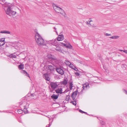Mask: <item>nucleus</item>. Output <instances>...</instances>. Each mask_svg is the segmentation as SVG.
<instances>
[{
  "instance_id": "1",
  "label": "nucleus",
  "mask_w": 127,
  "mask_h": 127,
  "mask_svg": "<svg viewBox=\"0 0 127 127\" xmlns=\"http://www.w3.org/2000/svg\"><path fill=\"white\" fill-rule=\"evenodd\" d=\"M4 9L6 13L10 16H14L16 13V12L12 10L14 6L12 4L8 3L6 5Z\"/></svg>"
},
{
  "instance_id": "2",
  "label": "nucleus",
  "mask_w": 127,
  "mask_h": 127,
  "mask_svg": "<svg viewBox=\"0 0 127 127\" xmlns=\"http://www.w3.org/2000/svg\"><path fill=\"white\" fill-rule=\"evenodd\" d=\"M35 36L36 42L38 45L41 46L45 44L44 40L38 32H36Z\"/></svg>"
},
{
  "instance_id": "3",
  "label": "nucleus",
  "mask_w": 127,
  "mask_h": 127,
  "mask_svg": "<svg viewBox=\"0 0 127 127\" xmlns=\"http://www.w3.org/2000/svg\"><path fill=\"white\" fill-rule=\"evenodd\" d=\"M54 8L55 11L57 13L61 14L63 16L65 17V13L64 10L60 7L57 6H55V7H54Z\"/></svg>"
},
{
  "instance_id": "4",
  "label": "nucleus",
  "mask_w": 127,
  "mask_h": 127,
  "mask_svg": "<svg viewBox=\"0 0 127 127\" xmlns=\"http://www.w3.org/2000/svg\"><path fill=\"white\" fill-rule=\"evenodd\" d=\"M54 64H52V65H48L46 66V69L47 71L48 72L51 71L53 70L54 69Z\"/></svg>"
},
{
  "instance_id": "5",
  "label": "nucleus",
  "mask_w": 127,
  "mask_h": 127,
  "mask_svg": "<svg viewBox=\"0 0 127 127\" xmlns=\"http://www.w3.org/2000/svg\"><path fill=\"white\" fill-rule=\"evenodd\" d=\"M57 82H52L51 83L50 85L51 87L53 89H55L58 86Z\"/></svg>"
},
{
  "instance_id": "6",
  "label": "nucleus",
  "mask_w": 127,
  "mask_h": 127,
  "mask_svg": "<svg viewBox=\"0 0 127 127\" xmlns=\"http://www.w3.org/2000/svg\"><path fill=\"white\" fill-rule=\"evenodd\" d=\"M56 70L57 72L61 75H63L64 74L63 70L60 68H56Z\"/></svg>"
},
{
  "instance_id": "7",
  "label": "nucleus",
  "mask_w": 127,
  "mask_h": 127,
  "mask_svg": "<svg viewBox=\"0 0 127 127\" xmlns=\"http://www.w3.org/2000/svg\"><path fill=\"white\" fill-rule=\"evenodd\" d=\"M43 76L46 80L49 81L50 78L49 75L47 74L46 73L43 74Z\"/></svg>"
},
{
  "instance_id": "8",
  "label": "nucleus",
  "mask_w": 127,
  "mask_h": 127,
  "mask_svg": "<svg viewBox=\"0 0 127 127\" xmlns=\"http://www.w3.org/2000/svg\"><path fill=\"white\" fill-rule=\"evenodd\" d=\"M64 36L63 34H61L58 35L57 38V40L58 41H60L63 40L64 39Z\"/></svg>"
},
{
  "instance_id": "9",
  "label": "nucleus",
  "mask_w": 127,
  "mask_h": 127,
  "mask_svg": "<svg viewBox=\"0 0 127 127\" xmlns=\"http://www.w3.org/2000/svg\"><path fill=\"white\" fill-rule=\"evenodd\" d=\"M56 93L57 94H62V88H58L55 90Z\"/></svg>"
},
{
  "instance_id": "10",
  "label": "nucleus",
  "mask_w": 127,
  "mask_h": 127,
  "mask_svg": "<svg viewBox=\"0 0 127 127\" xmlns=\"http://www.w3.org/2000/svg\"><path fill=\"white\" fill-rule=\"evenodd\" d=\"M83 88L84 90H86L89 88V84L88 83L84 84L83 85Z\"/></svg>"
},
{
  "instance_id": "11",
  "label": "nucleus",
  "mask_w": 127,
  "mask_h": 127,
  "mask_svg": "<svg viewBox=\"0 0 127 127\" xmlns=\"http://www.w3.org/2000/svg\"><path fill=\"white\" fill-rule=\"evenodd\" d=\"M71 79H70V80H69L68 82V83L69 84V88L71 90H72V87H73V84H72L73 82L71 81Z\"/></svg>"
},
{
  "instance_id": "12",
  "label": "nucleus",
  "mask_w": 127,
  "mask_h": 127,
  "mask_svg": "<svg viewBox=\"0 0 127 127\" xmlns=\"http://www.w3.org/2000/svg\"><path fill=\"white\" fill-rule=\"evenodd\" d=\"M21 73L25 74V75L27 76L30 78V77L29 74H28L27 72L25 70H22L21 71Z\"/></svg>"
},
{
  "instance_id": "13",
  "label": "nucleus",
  "mask_w": 127,
  "mask_h": 127,
  "mask_svg": "<svg viewBox=\"0 0 127 127\" xmlns=\"http://www.w3.org/2000/svg\"><path fill=\"white\" fill-rule=\"evenodd\" d=\"M51 98L53 99V100L56 99L58 98V95H55V94H53L51 96Z\"/></svg>"
},
{
  "instance_id": "14",
  "label": "nucleus",
  "mask_w": 127,
  "mask_h": 127,
  "mask_svg": "<svg viewBox=\"0 0 127 127\" xmlns=\"http://www.w3.org/2000/svg\"><path fill=\"white\" fill-rule=\"evenodd\" d=\"M0 33H6L8 34H10V32L9 31H1L0 32Z\"/></svg>"
},
{
  "instance_id": "15",
  "label": "nucleus",
  "mask_w": 127,
  "mask_h": 127,
  "mask_svg": "<svg viewBox=\"0 0 127 127\" xmlns=\"http://www.w3.org/2000/svg\"><path fill=\"white\" fill-rule=\"evenodd\" d=\"M67 83V82L66 80L64 79L63 81L61 82V84L63 85H66Z\"/></svg>"
},
{
  "instance_id": "16",
  "label": "nucleus",
  "mask_w": 127,
  "mask_h": 127,
  "mask_svg": "<svg viewBox=\"0 0 127 127\" xmlns=\"http://www.w3.org/2000/svg\"><path fill=\"white\" fill-rule=\"evenodd\" d=\"M51 42L52 43V44L53 45H55L56 46L57 45V41L56 39L52 40L51 41Z\"/></svg>"
},
{
  "instance_id": "17",
  "label": "nucleus",
  "mask_w": 127,
  "mask_h": 127,
  "mask_svg": "<svg viewBox=\"0 0 127 127\" xmlns=\"http://www.w3.org/2000/svg\"><path fill=\"white\" fill-rule=\"evenodd\" d=\"M24 64H20L18 66V68L19 69L22 70L24 68Z\"/></svg>"
},
{
  "instance_id": "18",
  "label": "nucleus",
  "mask_w": 127,
  "mask_h": 127,
  "mask_svg": "<svg viewBox=\"0 0 127 127\" xmlns=\"http://www.w3.org/2000/svg\"><path fill=\"white\" fill-rule=\"evenodd\" d=\"M119 36L117 35H114L110 37V38L113 39H117L118 38Z\"/></svg>"
},
{
  "instance_id": "19",
  "label": "nucleus",
  "mask_w": 127,
  "mask_h": 127,
  "mask_svg": "<svg viewBox=\"0 0 127 127\" xmlns=\"http://www.w3.org/2000/svg\"><path fill=\"white\" fill-rule=\"evenodd\" d=\"M6 3L5 0H0V3L2 5Z\"/></svg>"
},
{
  "instance_id": "20",
  "label": "nucleus",
  "mask_w": 127,
  "mask_h": 127,
  "mask_svg": "<svg viewBox=\"0 0 127 127\" xmlns=\"http://www.w3.org/2000/svg\"><path fill=\"white\" fill-rule=\"evenodd\" d=\"M51 60H52V62L54 63V62H55V63L56 64L58 63L57 60V59L53 58H52Z\"/></svg>"
},
{
  "instance_id": "21",
  "label": "nucleus",
  "mask_w": 127,
  "mask_h": 127,
  "mask_svg": "<svg viewBox=\"0 0 127 127\" xmlns=\"http://www.w3.org/2000/svg\"><path fill=\"white\" fill-rule=\"evenodd\" d=\"M9 57L10 58H16V57L15 55L13 54H12L9 55Z\"/></svg>"
},
{
  "instance_id": "22",
  "label": "nucleus",
  "mask_w": 127,
  "mask_h": 127,
  "mask_svg": "<svg viewBox=\"0 0 127 127\" xmlns=\"http://www.w3.org/2000/svg\"><path fill=\"white\" fill-rule=\"evenodd\" d=\"M78 93L77 90L74 92L72 93V95H74V96H76L77 95Z\"/></svg>"
},
{
  "instance_id": "23",
  "label": "nucleus",
  "mask_w": 127,
  "mask_h": 127,
  "mask_svg": "<svg viewBox=\"0 0 127 127\" xmlns=\"http://www.w3.org/2000/svg\"><path fill=\"white\" fill-rule=\"evenodd\" d=\"M17 112L19 114H20L23 113V111L21 109H19L17 110Z\"/></svg>"
},
{
  "instance_id": "24",
  "label": "nucleus",
  "mask_w": 127,
  "mask_h": 127,
  "mask_svg": "<svg viewBox=\"0 0 127 127\" xmlns=\"http://www.w3.org/2000/svg\"><path fill=\"white\" fill-rule=\"evenodd\" d=\"M65 47L68 48H71L72 47V46L70 44L69 45H66Z\"/></svg>"
},
{
  "instance_id": "25",
  "label": "nucleus",
  "mask_w": 127,
  "mask_h": 127,
  "mask_svg": "<svg viewBox=\"0 0 127 127\" xmlns=\"http://www.w3.org/2000/svg\"><path fill=\"white\" fill-rule=\"evenodd\" d=\"M70 97V96L69 95H67L66 99V100H68L69 99Z\"/></svg>"
},
{
  "instance_id": "26",
  "label": "nucleus",
  "mask_w": 127,
  "mask_h": 127,
  "mask_svg": "<svg viewBox=\"0 0 127 127\" xmlns=\"http://www.w3.org/2000/svg\"><path fill=\"white\" fill-rule=\"evenodd\" d=\"M71 103H72L73 105L76 106V101L74 102L73 101H72L71 102Z\"/></svg>"
},
{
  "instance_id": "27",
  "label": "nucleus",
  "mask_w": 127,
  "mask_h": 127,
  "mask_svg": "<svg viewBox=\"0 0 127 127\" xmlns=\"http://www.w3.org/2000/svg\"><path fill=\"white\" fill-rule=\"evenodd\" d=\"M58 49H57V51H58L59 52H62V50L61 49V48L59 47H58Z\"/></svg>"
},
{
  "instance_id": "28",
  "label": "nucleus",
  "mask_w": 127,
  "mask_h": 127,
  "mask_svg": "<svg viewBox=\"0 0 127 127\" xmlns=\"http://www.w3.org/2000/svg\"><path fill=\"white\" fill-rule=\"evenodd\" d=\"M58 49H57V51H58L59 52H62V50L61 49V48L59 47H58Z\"/></svg>"
},
{
  "instance_id": "29",
  "label": "nucleus",
  "mask_w": 127,
  "mask_h": 127,
  "mask_svg": "<svg viewBox=\"0 0 127 127\" xmlns=\"http://www.w3.org/2000/svg\"><path fill=\"white\" fill-rule=\"evenodd\" d=\"M71 97L74 100L75 99L76 96L72 95Z\"/></svg>"
},
{
  "instance_id": "30",
  "label": "nucleus",
  "mask_w": 127,
  "mask_h": 127,
  "mask_svg": "<svg viewBox=\"0 0 127 127\" xmlns=\"http://www.w3.org/2000/svg\"><path fill=\"white\" fill-rule=\"evenodd\" d=\"M61 44H62V46H63L66 47V44L63 43H61Z\"/></svg>"
},
{
  "instance_id": "31",
  "label": "nucleus",
  "mask_w": 127,
  "mask_h": 127,
  "mask_svg": "<svg viewBox=\"0 0 127 127\" xmlns=\"http://www.w3.org/2000/svg\"><path fill=\"white\" fill-rule=\"evenodd\" d=\"M123 90L124 93H125L126 94H127V91L124 89H123Z\"/></svg>"
},
{
  "instance_id": "32",
  "label": "nucleus",
  "mask_w": 127,
  "mask_h": 127,
  "mask_svg": "<svg viewBox=\"0 0 127 127\" xmlns=\"http://www.w3.org/2000/svg\"><path fill=\"white\" fill-rule=\"evenodd\" d=\"M92 21V20H91V21H90L89 22H88V21H87L86 22V23L87 24V25H88V24H90V22H91V21Z\"/></svg>"
},
{
  "instance_id": "33",
  "label": "nucleus",
  "mask_w": 127,
  "mask_h": 127,
  "mask_svg": "<svg viewBox=\"0 0 127 127\" xmlns=\"http://www.w3.org/2000/svg\"><path fill=\"white\" fill-rule=\"evenodd\" d=\"M75 74L77 76H79L80 75V74L78 72H75Z\"/></svg>"
},
{
  "instance_id": "34",
  "label": "nucleus",
  "mask_w": 127,
  "mask_h": 127,
  "mask_svg": "<svg viewBox=\"0 0 127 127\" xmlns=\"http://www.w3.org/2000/svg\"><path fill=\"white\" fill-rule=\"evenodd\" d=\"M100 123L102 125H104L105 124V123L103 121H101Z\"/></svg>"
},
{
  "instance_id": "35",
  "label": "nucleus",
  "mask_w": 127,
  "mask_h": 127,
  "mask_svg": "<svg viewBox=\"0 0 127 127\" xmlns=\"http://www.w3.org/2000/svg\"><path fill=\"white\" fill-rule=\"evenodd\" d=\"M79 111L80 112L82 113H83L84 112V111H83L82 110H79Z\"/></svg>"
},
{
  "instance_id": "36",
  "label": "nucleus",
  "mask_w": 127,
  "mask_h": 127,
  "mask_svg": "<svg viewBox=\"0 0 127 127\" xmlns=\"http://www.w3.org/2000/svg\"><path fill=\"white\" fill-rule=\"evenodd\" d=\"M105 35H106L107 36H108L111 35V34H108V33H106L105 34Z\"/></svg>"
},
{
  "instance_id": "37",
  "label": "nucleus",
  "mask_w": 127,
  "mask_h": 127,
  "mask_svg": "<svg viewBox=\"0 0 127 127\" xmlns=\"http://www.w3.org/2000/svg\"><path fill=\"white\" fill-rule=\"evenodd\" d=\"M126 66V65L125 64H123L122 66V67L123 68H124L125 67V66Z\"/></svg>"
},
{
  "instance_id": "38",
  "label": "nucleus",
  "mask_w": 127,
  "mask_h": 127,
  "mask_svg": "<svg viewBox=\"0 0 127 127\" xmlns=\"http://www.w3.org/2000/svg\"><path fill=\"white\" fill-rule=\"evenodd\" d=\"M12 43H10V42L7 43V44H8V45H12Z\"/></svg>"
},
{
  "instance_id": "39",
  "label": "nucleus",
  "mask_w": 127,
  "mask_h": 127,
  "mask_svg": "<svg viewBox=\"0 0 127 127\" xmlns=\"http://www.w3.org/2000/svg\"><path fill=\"white\" fill-rule=\"evenodd\" d=\"M123 52L125 53H126L127 54V50H124L123 51Z\"/></svg>"
},
{
  "instance_id": "40",
  "label": "nucleus",
  "mask_w": 127,
  "mask_h": 127,
  "mask_svg": "<svg viewBox=\"0 0 127 127\" xmlns=\"http://www.w3.org/2000/svg\"><path fill=\"white\" fill-rule=\"evenodd\" d=\"M57 45H56V46H57V47H56V48L55 49L57 51V49L58 50V48H58V46H57Z\"/></svg>"
},
{
  "instance_id": "41",
  "label": "nucleus",
  "mask_w": 127,
  "mask_h": 127,
  "mask_svg": "<svg viewBox=\"0 0 127 127\" xmlns=\"http://www.w3.org/2000/svg\"><path fill=\"white\" fill-rule=\"evenodd\" d=\"M74 68H75V69H74V68H73V69H74V70H75L76 71H77V70H78V69L77 68H76L75 67H74Z\"/></svg>"
},
{
  "instance_id": "42",
  "label": "nucleus",
  "mask_w": 127,
  "mask_h": 127,
  "mask_svg": "<svg viewBox=\"0 0 127 127\" xmlns=\"http://www.w3.org/2000/svg\"><path fill=\"white\" fill-rule=\"evenodd\" d=\"M23 106L24 107V109H26V110L27 109H26V108L25 107V106L24 105Z\"/></svg>"
},
{
  "instance_id": "43",
  "label": "nucleus",
  "mask_w": 127,
  "mask_h": 127,
  "mask_svg": "<svg viewBox=\"0 0 127 127\" xmlns=\"http://www.w3.org/2000/svg\"><path fill=\"white\" fill-rule=\"evenodd\" d=\"M19 103L20 104V105H21L23 104V103L22 102H21Z\"/></svg>"
},
{
  "instance_id": "44",
  "label": "nucleus",
  "mask_w": 127,
  "mask_h": 127,
  "mask_svg": "<svg viewBox=\"0 0 127 127\" xmlns=\"http://www.w3.org/2000/svg\"><path fill=\"white\" fill-rule=\"evenodd\" d=\"M84 113L85 114H86L88 115V114H87V113L86 112H84Z\"/></svg>"
},
{
  "instance_id": "45",
  "label": "nucleus",
  "mask_w": 127,
  "mask_h": 127,
  "mask_svg": "<svg viewBox=\"0 0 127 127\" xmlns=\"http://www.w3.org/2000/svg\"><path fill=\"white\" fill-rule=\"evenodd\" d=\"M78 61V62H79V63H81V61Z\"/></svg>"
},
{
  "instance_id": "46",
  "label": "nucleus",
  "mask_w": 127,
  "mask_h": 127,
  "mask_svg": "<svg viewBox=\"0 0 127 127\" xmlns=\"http://www.w3.org/2000/svg\"><path fill=\"white\" fill-rule=\"evenodd\" d=\"M124 51V50H119V51H123V52Z\"/></svg>"
},
{
  "instance_id": "47",
  "label": "nucleus",
  "mask_w": 127,
  "mask_h": 127,
  "mask_svg": "<svg viewBox=\"0 0 127 127\" xmlns=\"http://www.w3.org/2000/svg\"><path fill=\"white\" fill-rule=\"evenodd\" d=\"M54 29L55 30H56V28H55V27H54Z\"/></svg>"
},
{
  "instance_id": "48",
  "label": "nucleus",
  "mask_w": 127,
  "mask_h": 127,
  "mask_svg": "<svg viewBox=\"0 0 127 127\" xmlns=\"http://www.w3.org/2000/svg\"><path fill=\"white\" fill-rule=\"evenodd\" d=\"M5 42H4V43H3V44H2V45H3L4 44H5Z\"/></svg>"
},
{
  "instance_id": "49",
  "label": "nucleus",
  "mask_w": 127,
  "mask_h": 127,
  "mask_svg": "<svg viewBox=\"0 0 127 127\" xmlns=\"http://www.w3.org/2000/svg\"><path fill=\"white\" fill-rule=\"evenodd\" d=\"M36 31H37V29H35V32H36Z\"/></svg>"
},
{
  "instance_id": "50",
  "label": "nucleus",
  "mask_w": 127,
  "mask_h": 127,
  "mask_svg": "<svg viewBox=\"0 0 127 127\" xmlns=\"http://www.w3.org/2000/svg\"><path fill=\"white\" fill-rule=\"evenodd\" d=\"M52 120V119H50V118H49V121H50V120Z\"/></svg>"
},
{
  "instance_id": "51",
  "label": "nucleus",
  "mask_w": 127,
  "mask_h": 127,
  "mask_svg": "<svg viewBox=\"0 0 127 127\" xmlns=\"http://www.w3.org/2000/svg\"><path fill=\"white\" fill-rule=\"evenodd\" d=\"M68 63H69V64H71V63L70 62H68Z\"/></svg>"
},
{
  "instance_id": "52",
  "label": "nucleus",
  "mask_w": 127,
  "mask_h": 127,
  "mask_svg": "<svg viewBox=\"0 0 127 127\" xmlns=\"http://www.w3.org/2000/svg\"><path fill=\"white\" fill-rule=\"evenodd\" d=\"M56 33H57V34H58V33H57V31H56Z\"/></svg>"
}]
</instances>
